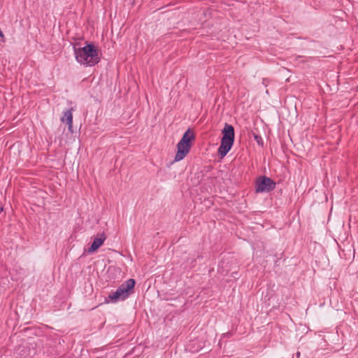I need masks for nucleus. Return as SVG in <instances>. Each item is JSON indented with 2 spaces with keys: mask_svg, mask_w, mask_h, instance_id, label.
Instances as JSON below:
<instances>
[{
  "mask_svg": "<svg viewBox=\"0 0 358 358\" xmlns=\"http://www.w3.org/2000/svg\"><path fill=\"white\" fill-rule=\"evenodd\" d=\"M3 210V208H0V213Z\"/></svg>",
  "mask_w": 358,
  "mask_h": 358,
  "instance_id": "nucleus-11",
  "label": "nucleus"
},
{
  "mask_svg": "<svg viewBox=\"0 0 358 358\" xmlns=\"http://www.w3.org/2000/svg\"><path fill=\"white\" fill-rule=\"evenodd\" d=\"M76 59L78 62L87 66H94L100 62L99 50L92 44L89 43L83 48L73 46Z\"/></svg>",
  "mask_w": 358,
  "mask_h": 358,
  "instance_id": "nucleus-1",
  "label": "nucleus"
},
{
  "mask_svg": "<svg viewBox=\"0 0 358 358\" xmlns=\"http://www.w3.org/2000/svg\"><path fill=\"white\" fill-rule=\"evenodd\" d=\"M255 139L257 140V142L259 144L260 141H262V138L259 136H255Z\"/></svg>",
  "mask_w": 358,
  "mask_h": 358,
  "instance_id": "nucleus-9",
  "label": "nucleus"
},
{
  "mask_svg": "<svg viewBox=\"0 0 358 358\" xmlns=\"http://www.w3.org/2000/svg\"><path fill=\"white\" fill-rule=\"evenodd\" d=\"M108 299H110L113 302H116L118 300H124L122 294L120 293V291L117 289L115 292H111L108 296Z\"/></svg>",
  "mask_w": 358,
  "mask_h": 358,
  "instance_id": "nucleus-8",
  "label": "nucleus"
},
{
  "mask_svg": "<svg viewBox=\"0 0 358 358\" xmlns=\"http://www.w3.org/2000/svg\"><path fill=\"white\" fill-rule=\"evenodd\" d=\"M73 108H71L69 110H66L64 112L63 116L61 118V121L62 122H66L68 125V129L70 132H73V114H72Z\"/></svg>",
  "mask_w": 358,
  "mask_h": 358,
  "instance_id": "nucleus-7",
  "label": "nucleus"
},
{
  "mask_svg": "<svg viewBox=\"0 0 358 358\" xmlns=\"http://www.w3.org/2000/svg\"><path fill=\"white\" fill-rule=\"evenodd\" d=\"M357 278H358V271H357Z\"/></svg>",
  "mask_w": 358,
  "mask_h": 358,
  "instance_id": "nucleus-12",
  "label": "nucleus"
},
{
  "mask_svg": "<svg viewBox=\"0 0 358 358\" xmlns=\"http://www.w3.org/2000/svg\"><path fill=\"white\" fill-rule=\"evenodd\" d=\"M195 135L190 129H188L183 134L182 138L177 144V152L174 160L178 162L185 158L189 152L192 142L194 140Z\"/></svg>",
  "mask_w": 358,
  "mask_h": 358,
  "instance_id": "nucleus-3",
  "label": "nucleus"
},
{
  "mask_svg": "<svg viewBox=\"0 0 358 358\" xmlns=\"http://www.w3.org/2000/svg\"><path fill=\"white\" fill-rule=\"evenodd\" d=\"M299 356H300V352H298L296 353V357H297V358H299Z\"/></svg>",
  "mask_w": 358,
  "mask_h": 358,
  "instance_id": "nucleus-10",
  "label": "nucleus"
},
{
  "mask_svg": "<svg viewBox=\"0 0 358 358\" xmlns=\"http://www.w3.org/2000/svg\"><path fill=\"white\" fill-rule=\"evenodd\" d=\"M106 239V236L103 231L98 233L97 235L94 238L93 242L90 247L88 248L87 252L89 253H92L96 251L103 244Z\"/></svg>",
  "mask_w": 358,
  "mask_h": 358,
  "instance_id": "nucleus-6",
  "label": "nucleus"
},
{
  "mask_svg": "<svg viewBox=\"0 0 358 358\" xmlns=\"http://www.w3.org/2000/svg\"><path fill=\"white\" fill-rule=\"evenodd\" d=\"M222 134V137L221 138V144L218 148V154L221 157H224L231 149L234 142L235 132L234 127L228 123H225Z\"/></svg>",
  "mask_w": 358,
  "mask_h": 358,
  "instance_id": "nucleus-2",
  "label": "nucleus"
},
{
  "mask_svg": "<svg viewBox=\"0 0 358 358\" xmlns=\"http://www.w3.org/2000/svg\"><path fill=\"white\" fill-rule=\"evenodd\" d=\"M136 282L134 279L130 278L122 283L117 289L120 291V293L122 294L123 298L127 299L131 293L133 292L134 287L135 286Z\"/></svg>",
  "mask_w": 358,
  "mask_h": 358,
  "instance_id": "nucleus-5",
  "label": "nucleus"
},
{
  "mask_svg": "<svg viewBox=\"0 0 358 358\" xmlns=\"http://www.w3.org/2000/svg\"><path fill=\"white\" fill-rule=\"evenodd\" d=\"M276 187V183L271 178L261 176L256 179L255 181V192H270Z\"/></svg>",
  "mask_w": 358,
  "mask_h": 358,
  "instance_id": "nucleus-4",
  "label": "nucleus"
}]
</instances>
